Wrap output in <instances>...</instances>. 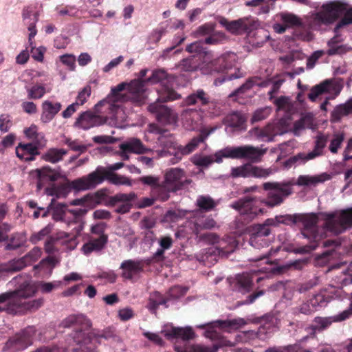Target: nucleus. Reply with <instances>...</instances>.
Returning <instances> with one entry per match:
<instances>
[{
    "instance_id": "45",
    "label": "nucleus",
    "mask_w": 352,
    "mask_h": 352,
    "mask_svg": "<svg viewBox=\"0 0 352 352\" xmlns=\"http://www.w3.org/2000/svg\"><path fill=\"white\" fill-rule=\"evenodd\" d=\"M228 40V37L225 33L214 31L209 36L204 39V43L208 45H219L226 43Z\"/></svg>"
},
{
    "instance_id": "62",
    "label": "nucleus",
    "mask_w": 352,
    "mask_h": 352,
    "mask_svg": "<svg viewBox=\"0 0 352 352\" xmlns=\"http://www.w3.org/2000/svg\"><path fill=\"white\" fill-rule=\"evenodd\" d=\"M344 139V135L336 134L333 138L331 140L329 145V151L332 153H337L338 148L341 146V144Z\"/></svg>"
},
{
    "instance_id": "12",
    "label": "nucleus",
    "mask_w": 352,
    "mask_h": 352,
    "mask_svg": "<svg viewBox=\"0 0 352 352\" xmlns=\"http://www.w3.org/2000/svg\"><path fill=\"white\" fill-rule=\"evenodd\" d=\"M327 137L322 133L316 137L314 141V148L312 151L308 153H299L296 155L290 157L287 161V164L292 166L298 161L305 162L307 161L315 159L323 155V151L327 143Z\"/></svg>"
},
{
    "instance_id": "2",
    "label": "nucleus",
    "mask_w": 352,
    "mask_h": 352,
    "mask_svg": "<svg viewBox=\"0 0 352 352\" xmlns=\"http://www.w3.org/2000/svg\"><path fill=\"white\" fill-rule=\"evenodd\" d=\"M145 99L144 81L135 79L129 83L121 82L111 88V94L98 102L95 109L98 113L108 111L109 118L117 119L116 114L120 111L118 102L131 101L140 106L144 103Z\"/></svg>"
},
{
    "instance_id": "14",
    "label": "nucleus",
    "mask_w": 352,
    "mask_h": 352,
    "mask_svg": "<svg viewBox=\"0 0 352 352\" xmlns=\"http://www.w3.org/2000/svg\"><path fill=\"white\" fill-rule=\"evenodd\" d=\"M318 217L315 214H298V222L303 225L300 233L303 238L313 241H320V236L318 232Z\"/></svg>"
},
{
    "instance_id": "64",
    "label": "nucleus",
    "mask_w": 352,
    "mask_h": 352,
    "mask_svg": "<svg viewBox=\"0 0 352 352\" xmlns=\"http://www.w3.org/2000/svg\"><path fill=\"white\" fill-rule=\"evenodd\" d=\"M91 95V87L89 85L85 86L78 94L76 103H78V106L84 104L86 102L87 99Z\"/></svg>"
},
{
    "instance_id": "23",
    "label": "nucleus",
    "mask_w": 352,
    "mask_h": 352,
    "mask_svg": "<svg viewBox=\"0 0 352 352\" xmlns=\"http://www.w3.org/2000/svg\"><path fill=\"white\" fill-rule=\"evenodd\" d=\"M211 98L209 94L202 89H198L188 96L184 102L185 105L206 106L210 104Z\"/></svg>"
},
{
    "instance_id": "5",
    "label": "nucleus",
    "mask_w": 352,
    "mask_h": 352,
    "mask_svg": "<svg viewBox=\"0 0 352 352\" xmlns=\"http://www.w3.org/2000/svg\"><path fill=\"white\" fill-rule=\"evenodd\" d=\"M321 8L320 11L311 15L310 24L312 27L331 24L340 16H344V10L346 9V2L333 1L323 4Z\"/></svg>"
},
{
    "instance_id": "28",
    "label": "nucleus",
    "mask_w": 352,
    "mask_h": 352,
    "mask_svg": "<svg viewBox=\"0 0 352 352\" xmlns=\"http://www.w3.org/2000/svg\"><path fill=\"white\" fill-rule=\"evenodd\" d=\"M241 159L242 158V146H226L214 153V161L221 163L223 158Z\"/></svg>"
},
{
    "instance_id": "22",
    "label": "nucleus",
    "mask_w": 352,
    "mask_h": 352,
    "mask_svg": "<svg viewBox=\"0 0 352 352\" xmlns=\"http://www.w3.org/2000/svg\"><path fill=\"white\" fill-rule=\"evenodd\" d=\"M16 156L24 161L30 162L35 160V157L39 155L38 147L33 143H20L16 147Z\"/></svg>"
},
{
    "instance_id": "42",
    "label": "nucleus",
    "mask_w": 352,
    "mask_h": 352,
    "mask_svg": "<svg viewBox=\"0 0 352 352\" xmlns=\"http://www.w3.org/2000/svg\"><path fill=\"white\" fill-rule=\"evenodd\" d=\"M199 66V59L195 56H190L180 61L178 67L181 71L193 72L197 70Z\"/></svg>"
},
{
    "instance_id": "16",
    "label": "nucleus",
    "mask_w": 352,
    "mask_h": 352,
    "mask_svg": "<svg viewBox=\"0 0 352 352\" xmlns=\"http://www.w3.org/2000/svg\"><path fill=\"white\" fill-rule=\"evenodd\" d=\"M349 319L348 314L343 311L329 317L316 316L313 320L312 324L309 325L308 329L310 330L311 335H315L317 332H322L328 329L333 322H340Z\"/></svg>"
},
{
    "instance_id": "13",
    "label": "nucleus",
    "mask_w": 352,
    "mask_h": 352,
    "mask_svg": "<svg viewBox=\"0 0 352 352\" xmlns=\"http://www.w3.org/2000/svg\"><path fill=\"white\" fill-rule=\"evenodd\" d=\"M164 181L175 192L192 183V180L186 177L184 170L179 168H170L166 170Z\"/></svg>"
},
{
    "instance_id": "15",
    "label": "nucleus",
    "mask_w": 352,
    "mask_h": 352,
    "mask_svg": "<svg viewBox=\"0 0 352 352\" xmlns=\"http://www.w3.org/2000/svg\"><path fill=\"white\" fill-rule=\"evenodd\" d=\"M236 54L232 53L217 58L214 60V63L216 65H219V67H215L214 70L217 72L228 70L224 80H231L241 78L240 69L235 67V65L232 63L236 60Z\"/></svg>"
},
{
    "instance_id": "30",
    "label": "nucleus",
    "mask_w": 352,
    "mask_h": 352,
    "mask_svg": "<svg viewBox=\"0 0 352 352\" xmlns=\"http://www.w3.org/2000/svg\"><path fill=\"white\" fill-rule=\"evenodd\" d=\"M330 179L329 175L322 173L317 175H300L296 184L299 186H315L320 183H323Z\"/></svg>"
},
{
    "instance_id": "47",
    "label": "nucleus",
    "mask_w": 352,
    "mask_h": 352,
    "mask_svg": "<svg viewBox=\"0 0 352 352\" xmlns=\"http://www.w3.org/2000/svg\"><path fill=\"white\" fill-rule=\"evenodd\" d=\"M352 24V6L346 3V9L344 10V16L336 25L334 32H338L344 26Z\"/></svg>"
},
{
    "instance_id": "60",
    "label": "nucleus",
    "mask_w": 352,
    "mask_h": 352,
    "mask_svg": "<svg viewBox=\"0 0 352 352\" xmlns=\"http://www.w3.org/2000/svg\"><path fill=\"white\" fill-rule=\"evenodd\" d=\"M139 182L151 188V190L153 189L160 182L159 177L153 175L142 176L139 178Z\"/></svg>"
},
{
    "instance_id": "6",
    "label": "nucleus",
    "mask_w": 352,
    "mask_h": 352,
    "mask_svg": "<svg viewBox=\"0 0 352 352\" xmlns=\"http://www.w3.org/2000/svg\"><path fill=\"white\" fill-rule=\"evenodd\" d=\"M352 227V208L341 210L338 214L328 213L324 219L327 230L340 234Z\"/></svg>"
},
{
    "instance_id": "58",
    "label": "nucleus",
    "mask_w": 352,
    "mask_h": 352,
    "mask_svg": "<svg viewBox=\"0 0 352 352\" xmlns=\"http://www.w3.org/2000/svg\"><path fill=\"white\" fill-rule=\"evenodd\" d=\"M253 232L252 234L258 236V237L263 238L267 236L271 233V229L265 225V222L263 224H256L252 228Z\"/></svg>"
},
{
    "instance_id": "44",
    "label": "nucleus",
    "mask_w": 352,
    "mask_h": 352,
    "mask_svg": "<svg viewBox=\"0 0 352 352\" xmlns=\"http://www.w3.org/2000/svg\"><path fill=\"white\" fill-rule=\"evenodd\" d=\"M280 17L281 21L287 25V28L302 25L301 19L293 13L281 12Z\"/></svg>"
},
{
    "instance_id": "21",
    "label": "nucleus",
    "mask_w": 352,
    "mask_h": 352,
    "mask_svg": "<svg viewBox=\"0 0 352 352\" xmlns=\"http://www.w3.org/2000/svg\"><path fill=\"white\" fill-rule=\"evenodd\" d=\"M142 261L125 260L120 265L122 270V276L126 279L131 280L135 275L140 274L144 270Z\"/></svg>"
},
{
    "instance_id": "19",
    "label": "nucleus",
    "mask_w": 352,
    "mask_h": 352,
    "mask_svg": "<svg viewBox=\"0 0 352 352\" xmlns=\"http://www.w3.org/2000/svg\"><path fill=\"white\" fill-rule=\"evenodd\" d=\"M135 197L134 192L129 194L118 193L109 197L108 205L115 206L118 203H120L116 208L115 212L119 214H124L131 210L132 207L131 201L134 200Z\"/></svg>"
},
{
    "instance_id": "38",
    "label": "nucleus",
    "mask_w": 352,
    "mask_h": 352,
    "mask_svg": "<svg viewBox=\"0 0 352 352\" xmlns=\"http://www.w3.org/2000/svg\"><path fill=\"white\" fill-rule=\"evenodd\" d=\"M265 352H313L310 349H307L298 344L285 346H275L269 347Z\"/></svg>"
},
{
    "instance_id": "10",
    "label": "nucleus",
    "mask_w": 352,
    "mask_h": 352,
    "mask_svg": "<svg viewBox=\"0 0 352 352\" xmlns=\"http://www.w3.org/2000/svg\"><path fill=\"white\" fill-rule=\"evenodd\" d=\"M263 188L269 191L265 203L270 207L280 205L292 192L289 183L265 182Z\"/></svg>"
},
{
    "instance_id": "50",
    "label": "nucleus",
    "mask_w": 352,
    "mask_h": 352,
    "mask_svg": "<svg viewBox=\"0 0 352 352\" xmlns=\"http://www.w3.org/2000/svg\"><path fill=\"white\" fill-rule=\"evenodd\" d=\"M313 126V118L311 115L303 116L294 124V131H300L305 129H311Z\"/></svg>"
},
{
    "instance_id": "53",
    "label": "nucleus",
    "mask_w": 352,
    "mask_h": 352,
    "mask_svg": "<svg viewBox=\"0 0 352 352\" xmlns=\"http://www.w3.org/2000/svg\"><path fill=\"white\" fill-rule=\"evenodd\" d=\"M28 261L24 257L10 261L5 268L7 272H18L27 265Z\"/></svg>"
},
{
    "instance_id": "4",
    "label": "nucleus",
    "mask_w": 352,
    "mask_h": 352,
    "mask_svg": "<svg viewBox=\"0 0 352 352\" xmlns=\"http://www.w3.org/2000/svg\"><path fill=\"white\" fill-rule=\"evenodd\" d=\"M105 179L116 185L130 184L129 178L111 171H107L102 166H98L94 171L87 175L72 181L71 186L76 190H89L96 188L98 184L102 183Z\"/></svg>"
},
{
    "instance_id": "56",
    "label": "nucleus",
    "mask_w": 352,
    "mask_h": 352,
    "mask_svg": "<svg viewBox=\"0 0 352 352\" xmlns=\"http://www.w3.org/2000/svg\"><path fill=\"white\" fill-rule=\"evenodd\" d=\"M216 226L215 221L212 218H206L197 222L195 225L196 234H198L201 230H210Z\"/></svg>"
},
{
    "instance_id": "26",
    "label": "nucleus",
    "mask_w": 352,
    "mask_h": 352,
    "mask_svg": "<svg viewBox=\"0 0 352 352\" xmlns=\"http://www.w3.org/2000/svg\"><path fill=\"white\" fill-rule=\"evenodd\" d=\"M37 172V188L38 190L42 189L46 183L54 182L60 177V173L54 171L49 166H44L41 169H38Z\"/></svg>"
},
{
    "instance_id": "52",
    "label": "nucleus",
    "mask_w": 352,
    "mask_h": 352,
    "mask_svg": "<svg viewBox=\"0 0 352 352\" xmlns=\"http://www.w3.org/2000/svg\"><path fill=\"white\" fill-rule=\"evenodd\" d=\"M67 206L65 204L58 203L55 205L52 217L56 221H63L67 215Z\"/></svg>"
},
{
    "instance_id": "61",
    "label": "nucleus",
    "mask_w": 352,
    "mask_h": 352,
    "mask_svg": "<svg viewBox=\"0 0 352 352\" xmlns=\"http://www.w3.org/2000/svg\"><path fill=\"white\" fill-rule=\"evenodd\" d=\"M267 85V82L263 80L261 78L252 77L243 83V89H249L254 86L266 87Z\"/></svg>"
},
{
    "instance_id": "55",
    "label": "nucleus",
    "mask_w": 352,
    "mask_h": 352,
    "mask_svg": "<svg viewBox=\"0 0 352 352\" xmlns=\"http://www.w3.org/2000/svg\"><path fill=\"white\" fill-rule=\"evenodd\" d=\"M187 289L182 286L175 285L169 289L167 292L168 299L169 300L177 299L186 294Z\"/></svg>"
},
{
    "instance_id": "7",
    "label": "nucleus",
    "mask_w": 352,
    "mask_h": 352,
    "mask_svg": "<svg viewBox=\"0 0 352 352\" xmlns=\"http://www.w3.org/2000/svg\"><path fill=\"white\" fill-rule=\"evenodd\" d=\"M144 81V84L146 82L151 83L159 82L161 84L162 88L157 91L159 95L157 100L160 101V102L173 101L181 98L180 94H177L173 89L169 88L166 85V82L169 80L168 74L164 69H160L153 71L151 76Z\"/></svg>"
},
{
    "instance_id": "49",
    "label": "nucleus",
    "mask_w": 352,
    "mask_h": 352,
    "mask_svg": "<svg viewBox=\"0 0 352 352\" xmlns=\"http://www.w3.org/2000/svg\"><path fill=\"white\" fill-rule=\"evenodd\" d=\"M328 50L326 51V54L329 56L335 55H343L352 50V47L348 45H327Z\"/></svg>"
},
{
    "instance_id": "39",
    "label": "nucleus",
    "mask_w": 352,
    "mask_h": 352,
    "mask_svg": "<svg viewBox=\"0 0 352 352\" xmlns=\"http://www.w3.org/2000/svg\"><path fill=\"white\" fill-rule=\"evenodd\" d=\"M279 127L274 124H268L258 131V136L267 142L274 140V138L280 133Z\"/></svg>"
},
{
    "instance_id": "9",
    "label": "nucleus",
    "mask_w": 352,
    "mask_h": 352,
    "mask_svg": "<svg viewBox=\"0 0 352 352\" xmlns=\"http://www.w3.org/2000/svg\"><path fill=\"white\" fill-rule=\"evenodd\" d=\"M242 320H216L208 324V328L205 331L206 338L212 340L219 341L221 343L224 342L223 332H231L241 327Z\"/></svg>"
},
{
    "instance_id": "54",
    "label": "nucleus",
    "mask_w": 352,
    "mask_h": 352,
    "mask_svg": "<svg viewBox=\"0 0 352 352\" xmlns=\"http://www.w3.org/2000/svg\"><path fill=\"white\" fill-rule=\"evenodd\" d=\"M228 124L233 128H240L242 125V114L239 112H233L226 118Z\"/></svg>"
},
{
    "instance_id": "37",
    "label": "nucleus",
    "mask_w": 352,
    "mask_h": 352,
    "mask_svg": "<svg viewBox=\"0 0 352 352\" xmlns=\"http://www.w3.org/2000/svg\"><path fill=\"white\" fill-rule=\"evenodd\" d=\"M331 87L332 84L331 82L328 80H326L319 85L314 86L311 89L310 92L308 94V98L311 101L314 102L319 96L324 93L330 92Z\"/></svg>"
},
{
    "instance_id": "59",
    "label": "nucleus",
    "mask_w": 352,
    "mask_h": 352,
    "mask_svg": "<svg viewBox=\"0 0 352 352\" xmlns=\"http://www.w3.org/2000/svg\"><path fill=\"white\" fill-rule=\"evenodd\" d=\"M271 113V109L270 107H265L258 109L254 111L252 117V122H259L266 119Z\"/></svg>"
},
{
    "instance_id": "32",
    "label": "nucleus",
    "mask_w": 352,
    "mask_h": 352,
    "mask_svg": "<svg viewBox=\"0 0 352 352\" xmlns=\"http://www.w3.org/2000/svg\"><path fill=\"white\" fill-rule=\"evenodd\" d=\"M173 192L169 186L163 182H160L153 190H151V196L161 201H166L170 197V193Z\"/></svg>"
},
{
    "instance_id": "40",
    "label": "nucleus",
    "mask_w": 352,
    "mask_h": 352,
    "mask_svg": "<svg viewBox=\"0 0 352 352\" xmlns=\"http://www.w3.org/2000/svg\"><path fill=\"white\" fill-rule=\"evenodd\" d=\"M218 21L219 24L232 34H239L242 28V19L229 21L225 17H220Z\"/></svg>"
},
{
    "instance_id": "51",
    "label": "nucleus",
    "mask_w": 352,
    "mask_h": 352,
    "mask_svg": "<svg viewBox=\"0 0 352 352\" xmlns=\"http://www.w3.org/2000/svg\"><path fill=\"white\" fill-rule=\"evenodd\" d=\"M214 161V155H194L192 158V162L201 167H208Z\"/></svg>"
},
{
    "instance_id": "29",
    "label": "nucleus",
    "mask_w": 352,
    "mask_h": 352,
    "mask_svg": "<svg viewBox=\"0 0 352 352\" xmlns=\"http://www.w3.org/2000/svg\"><path fill=\"white\" fill-rule=\"evenodd\" d=\"M252 200V197H243V224L248 223L256 216L263 213V208H258L254 206L250 205V202Z\"/></svg>"
},
{
    "instance_id": "3",
    "label": "nucleus",
    "mask_w": 352,
    "mask_h": 352,
    "mask_svg": "<svg viewBox=\"0 0 352 352\" xmlns=\"http://www.w3.org/2000/svg\"><path fill=\"white\" fill-rule=\"evenodd\" d=\"M35 292V287L25 282L18 289L0 294V303L6 302L5 305L1 306V309L12 315H22L28 311H34L40 308L44 302L43 298L26 300Z\"/></svg>"
},
{
    "instance_id": "63",
    "label": "nucleus",
    "mask_w": 352,
    "mask_h": 352,
    "mask_svg": "<svg viewBox=\"0 0 352 352\" xmlns=\"http://www.w3.org/2000/svg\"><path fill=\"white\" fill-rule=\"evenodd\" d=\"M12 125V118L8 114H1L0 116V131L2 133L8 132Z\"/></svg>"
},
{
    "instance_id": "24",
    "label": "nucleus",
    "mask_w": 352,
    "mask_h": 352,
    "mask_svg": "<svg viewBox=\"0 0 352 352\" xmlns=\"http://www.w3.org/2000/svg\"><path fill=\"white\" fill-rule=\"evenodd\" d=\"M107 243V235L100 236L98 238L92 237L82 245L81 250L85 255L88 256L92 252H98L102 251Z\"/></svg>"
},
{
    "instance_id": "57",
    "label": "nucleus",
    "mask_w": 352,
    "mask_h": 352,
    "mask_svg": "<svg viewBox=\"0 0 352 352\" xmlns=\"http://www.w3.org/2000/svg\"><path fill=\"white\" fill-rule=\"evenodd\" d=\"M309 244L296 248L293 252L296 254H308L316 250L320 245V241L309 240Z\"/></svg>"
},
{
    "instance_id": "48",
    "label": "nucleus",
    "mask_w": 352,
    "mask_h": 352,
    "mask_svg": "<svg viewBox=\"0 0 352 352\" xmlns=\"http://www.w3.org/2000/svg\"><path fill=\"white\" fill-rule=\"evenodd\" d=\"M28 98L37 100L41 98L46 93L45 87L43 85L36 84L27 89Z\"/></svg>"
},
{
    "instance_id": "17",
    "label": "nucleus",
    "mask_w": 352,
    "mask_h": 352,
    "mask_svg": "<svg viewBox=\"0 0 352 352\" xmlns=\"http://www.w3.org/2000/svg\"><path fill=\"white\" fill-rule=\"evenodd\" d=\"M108 116L102 117L96 115L91 111H86L80 113L74 122V126L83 130L100 126L107 122Z\"/></svg>"
},
{
    "instance_id": "36",
    "label": "nucleus",
    "mask_w": 352,
    "mask_h": 352,
    "mask_svg": "<svg viewBox=\"0 0 352 352\" xmlns=\"http://www.w3.org/2000/svg\"><path fill=\"white\" fill-rule=\"evenodd\" d=\"M331 87L332 84L331 82L328 80H326L319 85L314 86L311 89L310 92L308 94V98L311 101L314 102L319 96L324 93L330 92Z\"/></svg>"
},
{
    "instance_id": "43",
    "label": "nucleus",
    "mask_w": 352,
    "mask_h": 352,
    "mask_svg": "<svg viewBox=\"0 0 352 352\" xmlns=\"http://www.w3.org/2000/svg\"><path fill=\"white\" fill-rule=\"evenodd\" d=\"M265 151H262L252 146H243V160L248 159L253 162H257L261 160Z\"/></svg>"
},
{
    "instance_id": "18",
    "label": "nucleus",
    "mask_w": 352,
    "mask_h": 352,
    "mask_svg": "<svg viewBox=\"0 0 352 352\" xmlns=\"http://www.w3.org/2000/svg\"><path fill=\"white\" fill-rule=\"evenodd\" d=\"M156 102L151 103L148 107V110L155 114L157 120L162 124H172L176 121V116L171 109L165 105Z\"/></svg>"
},
{
    "instance_id": "27",
    "label": "nucleus",
    "mask_w": 352,
    "mask_h": 352,
    "mask_svg": "<svg viewBox=\"0 0 352 352\" xmlns=\"http://www.w3.org/2000/svg\"><path fill=\"white\" fill-rule=\"evenodd\" d=\"M352 113V99L345 103L337 105L331 113L330 121L332 123L340 122L343 117Z\"/></svg>"
},
{
    "instance_id": "11",
    "label": "nucleus",
    "mask_w": 352,
    "mask_h": 352,
    "mask_svg": "<svg viewBox=\"0 0 352 352\" xmlns=\"http://www.w3.org/2000/svg\"><path fill=\"white\" fill-rule=\"evenodd\" d=\"M36 329L34 326H28L10 337L6 342L4 348L13 351L25 349L33 344V338Z\"/></svg>"
},
{
    "instance_id": "46",
    "label": "nucleus",
    "mask_w": 352,
    "mask_h": 352,
    "mask_svg": "<svg viewBox=\"0 0 352 352\" xmlns=\"http://www.w3.org/2000/svg\"><path fill=\"white\" fill-rule=\"evenodd\" d=\"M25 241L24 236L19 233L13 234L8 240L5 249L15 250L21 247Z\"/></svg>"
},
{
    "instance_id": "31",
    "label": "nucleus",
    "mask_w": 352,
    "mask_h": 352,
    "mask_svg": "<svg viewBox=\"0 0 352 352\" xmlns=\"http://www.w3.org/2000/svg\"><path fill=\"white\" fill-rule=\"evenodd\" d=\"M120 151H129L130 153L142 154L151 151V149L146 148L141 142L140 140L137 138L131 139L126 142L120 145Z\"/></svg>"
},
{
    "instance_id": "33",
    "label": "nucleus",
    "mask_w": 352,
    "mask_h": 352,
    "mask_svg": "<svg viewBox=\"0 0 352 352\" xmlns=\"http://www.w3.org/2000/svg\"><path fill=\"white\" fill-rule=\"evenodd\" d=\"M270 169H264L251 164L243 163V177H267L271 174Z\"/></svg>"
},
{
    "instance_id": "1",
    "label": "nucleus",
    "mask_w": 352,
    "mask_h": 352,
    "mask_svg": "<svg viewBox=\"0 0 352 352\" xmlns=\"http://www.w3.org/2000/svg\"><path fill=\"white\" fill-rule=\"evenodd\" d=\"M91 321L82 314L70 315L62 322L64 328H72L74 340L77 346L73 352H96L100 339L118 340L116 329L113 327H108L102 331L92 329Z\"/></svg>"
},
{
    "instance_id": "35",
    "label": "nucleus",
    "mask_w": 352,
    "mask_h": 352,
    "mask_svg": "<svg viewBox=\"0 0 352 352\" xmlns=\"http://www.w3.org/2000/svg\"><path fill=\"white\" fill-rule=\"evenodd\" d=\"M157 142L160 146L163 148L162 153H164V155L162 156H165L169 152L177 146L179 144L175 141L174 136L172 134H162L157 139Z\"/></svg>"
},
{
    "instance_id": "8",
    "label": "nucleus",
    "mask_w": 352,
    "mask_h": 352,
    "mask_svg": "<svg viewBox=\"0 0 352 352\" xmlns=\"http://www.w3.org/2000/svg\"><path fill=\"white\" fill-rule=\"evenodd\" d=\"M214 131V129L201 130L200 133L193 138L186 145H178L173 150L168 153L170 155H173L170 162L173 164H175L180 162L184 155H188L192 153L199 146L200 143L204 142L210 133Z\"/></svg>"
},
{
    "instance_id": "25",
    "label": "nucleus",
    "mask_w": 352,
    "mask_h": 352,
    "mask_svg": "<svg viewBox=\"0 0 352 352\" xmlns=\"http://www.w3.org/2000/svg\"><path fill=\"white\" fill-rule=\"evenodd\" d=\"M41 108L42 113L41 120L44 123H48L52 121L55 116L60 111L62 104L58 102H52L50 100H45L42 103Z\"/></svg>"
},
{
    "instance_id": "41",
    "label": "nucleus",
    "mask_w": 352,
    "mask_h": 352,
    "mask_svg": "<svg viewBox=\"0 0 352 352\" xmlns=\"http://www.w3.org/2000/svg\"><path fill=\"white\" fill-rule=\"evenodd\" d=\"M196 205L201 212H208L213 210L217 204L214 200L206 195H200L197 197Z\"/></svg>"
},
{
    "instance_id": "34",
    "label": "nucleus",
    "mask_w": 352,
    "mask_h": 352,
    "mask_svg": "<svg viewBox=\"0 0 352 352\" xmlns=\"http://www.w3.org/2000/svg\"><path fill=\"white\" fill-rule=\"evenodd\" d=\"M68 151L65 148H51L43 155L42 159L46 162L55 164L63 160Z\"/></svg>"
},
{
    "instance_id": "20",
    "label": "nucleus",
    "mask_w": 352,
    "mask_h": 352,
    "mask_svg": "<svg viewBox=\"0 0 352 352\" xmlns=\"http://www.w3.org/2000/svg\"><path fill=\"white\" fill-rule=\"evenodd\" d=\"M162 333L168 339L181 338L184 341L192 340L195 337V333L190 327H176L170 326L162 331Z\"/></svg>"
}]
</instances>
